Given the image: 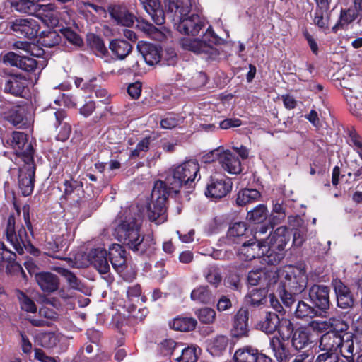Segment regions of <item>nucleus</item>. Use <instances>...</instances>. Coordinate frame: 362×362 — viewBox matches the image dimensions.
Wrapping results in <instances>:
<instances>
[{
	"mask_svg": "<svg viewBox=\"0 0 362 362\" xmlns=\"http://www.w3.org/2000/svg\"><path fill=\"white\" fill-rule=\"evenodd\" d=\"M199 171L198 162L189 160L171 168L164 181L155 182L151 202L146 206L150 221L160 224L167 220L168 199L176 196L182 187L192 188Z\"/></svg>",
	"mask_w": 362,
	"mask_h": 362,
	"instance_id": "f257e3e1",
	"label": "nucleus"
},
{
	"mask_svg": "<svg viewBox=\"0 0 362 362\" xmlns=\"http://www.w3.org/2000/svg\"><path fill=\"white\" fill-rule=\"evenodd\" d=\"M206 24H174L175 28L181 34L193 37L201 36L194 40L185 39L182 41L184 49L202 55L207 59H216L220 52L215 46L225 44L228 37L226 30L215 31L211 25L207 28Z\"/></svg>",
	"mask_w": 362,
	"mask_h": 362,
	"instance_id": "f03ea898",
	"label": "nucleus"
},
{
	"mask_svg": "<svg viewBox=\"0 0 362 362\" xmlns=\"http://www.w3.org/2000/svg\"><path fill=\"white\" fill-rule=\"evenodd\" d=\"M142 222L143 213L140 208L132 206L125 211L115 232L118 240L135 254L149 257L155 252L156 242L151 234L140 235Z\"/></svg>",
	"mask_w": 362,
	"mask_h": 362,
	"instance_id": "7ed1b4c3",
	"label": "nucleus"
},
{
	"mask_svg": "<svg viewBox=\"0 0 362 362\" xmlns=\"http://www.w3.org/2000/svg\"><path fill=\"white\" fill-rule=\"evenodd\" d=\"M14 207L16 213L11 214L6 221L5 229L6 239L19 255H23L24 250H25L33 256H38L40 251L33 245L31 241V239L34 238L35 235L33 226L30 220V206L29 204H25L22 207L25 226L29 233H28L25 228L23 225L17 230V219L20 217L21 209L20 207L16 204H14Z\"/></svg>",
	"mask_w": 362,
	"mask_h": 362,
	"instance_id": "20e7f679",
	"label": "nucleus"
},
{
	"mask_svg": "<svg viewBox=\"0 0 362 362\" xmlns=\"http://www.w3.org/2000/svg\"><path fill=\"white\" fill-rule=\"evenodd\" d=\"M146 11L151 16L152 20L157 23L162 20L171 23H184L188 21L189 23H204L199 15L192 13L190 0H168L163 11L160 0H140Z\"/></svg>",
	"mask_w": 362,
	"mask_h": 362,
	"instance_id": "39448f33",
	"label": "nucleus"
},
{
	"mask_svg": "<svg viewBox=\"0 0 362 362\" xmlns=\"http://www.w3.org/2000/svg\"><path fill=\"white\" fill-rule=\"evenodd\" d=\"M273 310L276 313H273V355L276 362H289L292 355L286 341L293 332V326L286 317L283 306L274 295Z\"/></svg>",
	"mask_w": 362,
	"mask_h": 362,
	"instance_id": "423d86ee",
	"label": "nucleus"
},
{
	"mask_svg": "<svg viewBox=\"0 0 362 362\" xmlns=\"http://www.w3.org/2000/svg\"><path fill=\"white\" fill-rule=\"evenodd\" d=\"M279 282V296L286 308H290L295 302L293 295L300 293L307 286V277L300 269L286 265L278 269L273 274V284Z\"/></svg>",
	"mask_w": 362,
	"mask_h": 362,
	"instance_id": "0eeeda50",
	"label": "nucleus"
},
{
	"mask_svg": "<svg viewBox=\"0 0 362 362\" xmlns=\"http://www.w3.org/2000/svg\"><path fill=\"white\" fill-rule=\"evenodd\" d=\"M53 28L39 32V24H11L10 30L15 33L17 37L33 39L39 36V42L46 47H52L62 42V34L59 30V24Z\"/></svg>",
	"mask_w": 362,
	"mask_h": 362,
	"instance_id": "6e6552de",
	"label": "nucleus"
},
{
	"mask_svg": "<svg viewBox=\"0 0 362 362\" xmlns=\"http://www.w3.org/2000/svg\"><path fill=\"white\" fill-rule=\"evenodd\" d=\"M272 240H262L257 241L256 237H250L245 240L238 251L241 259L245 261H251L256 258L261 259L262 264H272Z\"/></svg>",
	"mask_w": 362,
	"mask_h": 362,
	"instance_id": "1a4fd4ad",
	"label": "nucleus"
},
{
	"mask_svg": "<svg viewBox=\"0 0 362 362\" xmlns=\"http://www.w3.org/2000/svg\"><path fill=\"white\" fill-rule=\"evenodd\" d=\"M39 0H17V10L34 16L42 23H59L54 4H39Z\"/></svg>",
	"mask_w": 362,
	"mask_h": 362,
	"instance_id": "9d476101",
	"label": "nucleus"
},
{
	"mask_svg": "<svg viewBox=\"0 0 362 362\" xmlns=\"http://www.w3.org/2000/svg\"><path fill=\"white\" fill-rule=\"evenodd\" d=\"M5 147L11 148L23 162L34 160V149L30 143H28V135L22 132L13 131L7 134Z\"/></svg>",
	"mask_w": 362,
	"mask_h": 362,
	"instance_id": "9b49d317",
	"label": "nucleus"
},
{
	"mask_svg": "<svg viewBox=\"0 0 362 362\" xmlns=\"http://www.w3.org/2000/svg\"><path fill=\"white\" fill-rule=\"evenodd\" d=\"M216 159L222 168L230 174L237 175L242 172V165L238 156L229 150L216 149L206 156V162H211Z\"/></svg>",
	"mask_w": 362,
	"mask_h": 362,
	"instance_id": "f8f14e48",
	"label": "nucleus"
},
{
	"mask_svg": "<svg viewBox=\"0 0 362 362\" xmlns=\"http://www.w3.org/2000/svg\"><path fill=\"white\" fill-rule=\"evenodd\" d=\"M329 291L327 286L321 284H313L308 290L310 301L322 317L327 315L332 305Z\"/></svg>",
	"mask_w": 362,
	"mask_h": 362,
	"instance_id": "ddd939ff",
	"label": "nucleus"
},
{
	"mask_svg": "<svg viewBox=\"0 0 362 362\" xmlns=\"http://www.w3.org/2000/svg\"><path fill=\"white\" fill-rule=\"evenodd\" d=\"M0 85L5 93L24 98L28 90V80L21 74H6L1 79Z\"/></svg>",
	"mask_w": 362,
	"mask_h": 362,
	"instance_id": "4468645a",
	"label": "nucleus"
},
{
	"mask_svg": "<svg viewBox=\"0 0 362 362\" xmlns=\"http://www.w3.org/2000/svg\"><path fill=\"white\" fill-rule=\"evenodd\" d=\"M3 62L28 73H35L36 70L41 71L45 66L44 61L39 63L33 57L19 55L13 52H9L4 54Z\"/></svg>",
	"mask_w": 362,
	"mask_h": 362,
	"instance_id": "2eb2a0df",
	"label": "nucleus"
},
{
	"mask_svg": "<svg viewBox=\"0 0 362 362\" xmlns=\"http://www.w3.org/2000/svg\"><path fill=\"white\" fill-rule=\"evenodd\" d=\"M232 185V181L228 177L211 176L206 185L205 195L211 199H220L231 191Z\"/></svg>",
	"mask_w": 362,
	"mask_h": 362,
	"instance_id": "dca6fc26",
	"label": "nucleus"
},
{
	"mask_svg": "<svg viewBox=\"0 0 362 362\" xmlns=\"http://www.w3.org/2000/svg\"><path fill=\"white\" fill-rule=\"evenodd\" d=\"M24 163V167L21 170L18 176V187L22 195L28 197L34 189L36 168L34 160Z\"/></svg>",
	"mask_w": 362,
	"mask_h": 362,
	"instance_id": "f3484780",
	"label": "nucleus"
},
{
	"mask_svg": "<svg viewBox=\"0 0 362 362\" xmlns=\"http://www.w3.org/2000/svg\"><path fill=\"white\" fill-rule=\"evenodd\" d=\"M332 286L336 296L337 306L344 310L353 308L354 298L349 287L339 279H333Z\"/></svg>",
	"mask_w": 362,
	"mask_h": 362,
	"instance_id": "a211bd4d",
	"label": "nucleus"
},
{
	"mask_svg": "<svg viewBox=\"0 0 362 362\" xmlns=\"http://www.w3.org/2000/svg\"><path fill=\"white\" fill-rule=\"evenodd\" d=\"M107 11L116 23H148L144 19L139 21L124 3L110 4L107 6Z\"/></svg>",
	"mask_w": 362,
	"mask_h": 362,
	"instance_id": "6ab92c4d",
	"label": "nucleus"
},
{
	"mask_svg": "<svg viewBox=\"0 0 362 362\" xmlns=\"http://www.w3.org/2000/svg\"><path fill=\"white\" fill-rule=\"evenodd\" d=\"M291 233L286 226H280L273 232V248L276 247L277 252H273V265L280 262L284 258V249L289 241Z\"/></svg>",
	"mask_w": 362,
	"mask_h": 362,
	"instance_id": "aec40b11",
	"label": "nucleus"
},
{
	"mask_svg": "<svg viewBox=\"0 0 362 362\" xmlns=\"http://www.w3.org/2000/svg\"><path fill=\"white\" fill-rule=\"evenodd\" d=\"M109 259L113 269L120 275L127 269V251L119 244H112L109 247Z\"/></svg>",
	"mask_w": 362,
	"mask_h": 362,
	"instance_id": "412c9836",
	"label": "nucleus"
},
{
	"mask_svg": "<svg viewBox=\"0 0 362 362\" xmlns=\"http://www.w3.org/2000/svg\"><path fill=\"white\" fill-rule=\"evenodd\" d=\"M4 119L18 129L27 128L28 125L26 110L23 105H14L8 109L4 112Z\"/></svg>",
	"mask_w": 362,
	"mask_h": 362,
	"instance_id": "4be33fe9",
	"label": "nucleus"
},
{
	"mask_svg": "<svg viewBox=\"0 0 362 362\" xmlns=\"http://www.w3.org/2000/svg\"><path fill=\"white\" fill-rule=\"evenodd\" d=\"M250 237L255 238V235L245 222L234 223L227 232V238L232 243L242 244Z\"/></svg>",
	"mask_w": 362,
	"mask_h": 362,
	"instance_id": "5701e85b",
	"label": "nucleus"
},
{
	"mask_svg": "<svg viewBox=\"0 0 362 362\" xmlns=\"http://www.w3.org/2000/svg\"><path fill=\"white\" fill-rule=\"evenodd\" d=\"M136 28L156 41L163 42L171 37L170 29L164 24H136Z\"/></svg>",
	"mask_w": 362,
	"mask_h": 362,
	"instance_id": "b1692460",
	"label": "nucleus"
},
{
	"mask_svg": "<svg viewBox=\"0 0 362 362\" xmlns=\"http://www.w3.org/2000/svg\"><path fill=\"white\" fill-rule=\"evenodd\" d=\"M107 257L106 250L102 247L92 249L88 255L90 264L102 274H107L110 272V265Z\"/></svg>",
	"mask_w": 362,
	"mask_h": 362,
	"instance_id": "393cba45",
	"label": "nucleus"
},
{
	"mask_svg": "<svg viewBox=\"0 0 362 362\" xmlns=\"http://www.w3.org/2000/svg\"><path fill=\"white\" fill-rule=\"evenodd\" d=\"M35 281L40 289L47 293H51L59 287V277L49 272H40L35 274Z\"/></svg>",
	"mask_w": 362,
	"mask_h": 362,
	"instance_id": "a878e982",
	"label": "nucleus"
},
{
	"mask_svg": "<svg viewBox=\"0 0 362 362\" xmlns=\"http://www.w3.org/2000/svg\"><path fill=\"white\" fill-rule=\"evenodd\" d=\"M138 52L141 57L149 65H153L160 62V47L156 45L140 41L137 45Z\"/></svg>",
	"mask_w": 362,
	"mask_h": 362,
	"instance_id": "bb28decb",
	"label": "nucleus"
},
{
	"mask_svg": "<svg viewBox=\"0 0 362 362\" xmlns=\"http://www.w3.org/2000/svg\"><path fill=\"white\" fill-rule=\"evenodd\" d=\"M249 319V311L247 309L241 308L234 317L232 336L233 337H241L247 335V322Z\"/></svg>",
	"mask_w": 362,
	"mask_h": 362,
	"instance_id": "cd10ccee",
	"label": "nucleus"
},
{
	"mask_svg": "<svg viewBox=\"0 0 362 362\" xmlns=\"http://www.w3.org/2000/svg\"><path fill=\"white\" fill-rule=\"evenodd\" d=\"M247 282L251 286L269 287L272 284V271L267 268L252 270L248 273Z\"/></svg>",
	"mask_w": 362,
	"mask_h": 362,
	"instance_id": "c85d7f7f",
	"label": "nucleus"
},
{
	"mask_svg": "<svg viewBox=\"0 0 362 362\" xmlns=\"http://www.w3.org/2000/svg\"><path fill=\"white\" fill-rule=\"evenodd\" d=\"M342 337L333 334V332H326L320 337L319 340L318 348L320 351H327L338 354Z\"/></svg>",
	"mask_w": 362,
	"mask_h": 362,
	"instance_id": "c756f323",
	"label": "nucleus"
},
{
	"mask_svg": "<svg viewBox=\"0 0 362 362\" xmlns=\"http://www.w3.org/2000/svg\"><path fill=\"white\" fill-rule=\"evenodd\" d=\"M347 144L357 153L362 160V136L354 128L347 131ZM362 175V166L354 173V180H358Z\"/></svg>",
	"mask_w": 362,
	"mask_h": 362,
	"instance_id": "7c9ffc66",
	"label": "nucleus"
},
{
	"mask_svg": "<svg viewBox=\"0 0 362 362\" xmlns=\"http://www.w3.org/2000/svg\"><path fill=\"white\" fill-rule=\"evenodd\" d=\"M206 350L213 356L223 355L228 345V338L225 335H217L216 337L206 341Z\"/></svg>",
	"mask_w": 362,
	"mask_h": 362,
	"instance_id": "2f4dec72",
	"label": "nucleus"
},
{
	"mask_svg": "<svg viewBox=\"0 0 362 362\" xmlns=\"http://www.w3.org/2000/svg\"><path fill=\"white\" fill-rule=\"evenodd\" d=\"M16 253L8 250L3 243H0V262L8 263L15 272L20 273L24 278H25V272L23 269L21 265L16 262Z\"/></svg>",
	"mask_w": 362,
	"mask_h": 362,
	"instance_id": "473e14b6",
	"label": "nucleus"
},
{
	"mask_svg": "<svg viewBox=\"0 0 362 362\" xmlns=\"http://www.w3.org/2000/svg\"><path fill=\"white\" fill-rule=\"evenodd\" d=\"M294 316L297 319L305 321H309L315 317H322L313 306L303 300H299L297 303Z\"/></svg>",
	"mask_w": 362,
	"mask_h": 362,
	"instance_id": "72a5a7b5",
	"label": "nucleus"
},
{
	"mask_svg": "<svg viewBox=\"0 0 362 362\" xmlns=\"http://www.w3.org/2000/svg\"><path fill=\"white\" fill-rule=\"evenodd\" d=\"M355 354L353 334H345V336L342 337L340 349L338 351V356H339L340 354L345 358V362H354Z\"/></svg>",
	"mask_w": 362,
	"mask_h": 362,
	"instance_id": "f704fd0d",
	"label": "nucleus"
},
{
	"mask_svg": "<svg viewBox=\"0 0 362 362\" xmlns=\"http://www.w3.org/2000/svg\"><path fill=\"white\" fill-rule=\"evenodd\" d=\"M110 49L119 59H124L132 51L131 44L124 40H113L110 42Z\"/></svg>",
	"mask_w": 362,
	"mask_h": 362,
	"instance_id": "c9c22d12",
	"label": "nucleus"
},
{
	"mask_svg": "<svg viewBox=\"0 0 362 362\" xmlns=\"http://www.w3.org/2000/svg\"><path fill=\"white\" fill-rule=\"evenodd\" d=\"M260 196V192L257 189L245 188L240 190L237 194L236 204L240 206H243L257 201Z\"/></svg>",
	"mask_w": 362,
	"mask_h": 362,
	"instance_id": "e433bc0d",
	"label": "nucleus"
},
{
	"mask_svg": "<svg viewBox=\"0 0 362 362\" xmlns=\"http://www.w3.org/2000/svg\"><path fill=\"white\" fill-rule=\"evenodd\" d=\"M268 288L266 286L260 287L258 288H253L250 292L249 298H250V303L254 306H259L265 304L267 298L269 299L270 304L272 305V293L268 294Z\"/></svg>",
	"mask_w": 362,
	"mask_h": 362,
	"instance_id": "4c0bfd02",
	"label": "nucleus"
},
{
	"mask_svg": "<svg viewBox=\"0 0 362 362\" xmlns=\"http://www.w3.org/2000/svg\"><path fill=\"white\" fill-rule=\"evenodd\" d=\"M310 332L306 329H298L293 335L292 344L296 350H300L311 343Z\"/></svg>",
	"mask_w": 362,
	"mask_h": 362,
	"instance_id": "58836bf2",
	"label": "nucleus"
},
{
	"mask_svg": "<svg viewBox=\"0 0 362 362\" xmlns=\"http://www.w3.org/2000/svg\"><path fill=\"white\" fill-rule=\"evenodd\" d=\"M197 325V321L192 317H180L175 318L170 326L172 329L181 332L193 330Z\"/></svg>",
	"mask_w": 362,
	"mask_h": 362,
	"instance_id": "ea45409f",
	"label": "nucleus"
},
{
	"mask_svg": "<svg viewBox=\"0 0 362 362\" xmlns=\"http://www.w3.org/2000/svg\"><path fill=\"white\" fill-rule=\"evenodd\" d=\"M53 269L66 279L71 288L75 290L81 289V281L73 272L62 267H54Z\"/></svg>",
	"mask_w": 362,
	"mask_h": 362,
	"instance_id": "a19ab883",
	"label": "nucleus"
},
{
	"mask_svg": "<svg viewBox=\"0 0 362 362\" xmlns=\"http://www.w3.org/2000/svg\"><path fill=\"white\" fill-rule=\"evenodd\" d=\"M357 20V23L362 21V12L354 5V7L348 9H341L339 20L337 23H353Z\"/></svg>",
	"mask_w": 362,
	"mask_h": 362,
	"instance_id": "79ce46f5",
	"label": "nucleus"
},
{
	"mask_svg": "<svg viewBox=\"0 0 362 362\" xmlns=\"http://www.w3.org/2000/svg\"><path fill=\"white\" fill-rule=\"evenodd\" d=\"M177 351L181 352V355L175 358L177 362H196L201 349L197 346H190L182 349L179 348Z\"/></svg>",
	"mask_w": 362,
	"mask_h": 362,
	"instance_id": "37998d69",
	"label": "nucleus"
},
{
	"mask_svg": "<svg viewBox=\"0 0 362 362\" xmlns=\"http://www.w3.org/2000/svg\"><path fill=\"white\" fill-rule=\"evenodd\" d=\"M329 330L327 332H333L336 335L344 337L345 334H351L347 332L349 329L348 324L341 319L330 317L329 319Z\"/></svg>",
	"mask_w": 362,
	"mask_h": 362,
	"instance_id": "c03bdc74",
	"label": "nucleus"
},
{
	"mask_svg": "<svg viewBox=\"0 0 362 362\" xmlns=\"http://www.w3.org/2000/svg\"><path fill=\"white\" fill-rule=\"evenodd\" d=\"M180 347V345H178L174 340L171 339H165L158 344V351L162 356H175Z\"/></svg>",
	"mask_w": 362,
	"mask_h": 362,
	"instance_id": "a18cd8bd",
	"label": "nucleus"
},
{
	"mask_svg": "<svg viewBox=\"0 0 362 362\" xmlns=\"http://www.w3.org/2000/svg\"><path fill=\"white\" fill-rule=\"evenodd\" d=\"M155 140L154 137L146 136L143 138L136 146V148L131 151L129 157L132 159L144 158V153L149 150L151 143Z\"/></svg>",
	"mask_w": 362,
	"mask_h": 362,
	"instance_id": "49530a36",
	"label": "nucleus"
},
{
	"mask_svg": "<svg viewBox=\"0 0 362 362\" xmlns=\"http://www.w3.org/2000/svg\"><path fill=\"white\" fill-rule=\"evenodd\" d=\"M267 207L266 205L260 204L247 212V218L255 223H259L267 218Z\"/></svg>",
	"mask_w": 362,
	"mask_h": 362,
	"instance_id": "de8ad7c7",
	"label": "nucleus"
},
{
	"mask_svg": "<svg viewBox=\"0 0 362 362\" xmlns=\"http://www.w3.org/2000/svg\"><path fill=\"white\" fill-rule=\"evenodd\" d=\"M206 281L214 287H218L222 281L221 269L216 265H209L204 271Z\"/></svg>",
	"mask_w": 362,
	"mask_h": 362,
	"instance_id": "09e8293b",
	"label": "nucleus"
},
{
	"mask_svg": "<svg viewBox=\"0 0 362 362\" xmlns=\"http://www.w3.org/2000/svg\"><path fill=\"white\" fill-rule=\"evenodd\" d=\"M211 293L207 286H199L191 293V298L194 301L207 304L211 300Z\"/></svg>",
	"mask_w": 362,
	"mask_h": 362,
	"instance_id": "8fccbe9b",
	"label": "nucleus"
},
{
	"mask_svg": "<svg viewBox=\"0 0 362 362\" xmlns=\"http://www.w3.org/2000/svg\"><path fill=\"white\" fill-rule=\"evenodd\" d=\"M69 246L68 240L62 237H57L53 242H48L46 245L49 252H62V254L67 251Z\"/></svg>",
	"mask_w": 362,
	"mask_h": 362,
	"instance_id": "3c124183",
	"label": "nucleus"
},
{
	"mask_svg": "<svg viewBox=\"0 0 362 362\" xmlns=\"http://www.w3.org/2000/svg\"><path fill=\"white\" fill-rule=\"evenodd\" d=\"M64 193L66 196H69L73 193H77L79 196L80 192H83V182L78 180L71 178L69 180L64 181Z\"/></svg>",
	"mask_w": 362,
	"mask_h": 362,
	"instance_id": "603ef678",
	"label": "nucleus"
},
{
	"mask_svg": "<svg viewBox=\"0 0 362 362\" xmlns=\"http://www.w3.org/2000/svg\"><path fill=\"white\" fill-rule=\"evenodd\" d=\"M39 339L41 346L46 349H52L56 346L59 341L58 335L52 332L42 333Z\"/></svg>",
	"mask_w": 362,
	"mask_h": 362,
	"instance_id": "864d4df0",
	"label": "nucleus"
},
{
	"mask_svg": "<svg viewBox=\"0 0 362 362\" xmlns=\"http://www.w3.org/2000/svg\"><path fill=\"white\" fill-rule=\"evenodd\" d=\"M197 316L202 323H212L216 317V312L214 309L205 307L196 312Z\"/></svg>",
	"mask_w": 362,
	"mask_h": 362,
	"instance_id": "5fc2aeb1",
	"label": "nucleus"
},
{
	"mask_svg": "<svg viewBox=\"0 0 362 362\" xmlns=\"http://www.w3.org/2000/svg\"><path fill=\"white\" fill-rule=\"evenodd\" d=\"M88 41L90 46L102 55H105L108 52L103 40L100 37L94 34H90L88 35Z\"/></svg>",
	"mask_w": 362,
	"mask_h": 362,
	"instance_id": "6e6d98bb",
	"label": "nucleus"
},
{
	"mask_svg": "<svg viewBox=\"0 0 362 362\" xmlns=\"http://www.w3.org/2000/svg\"><path fill=\"white\" fill-rule=\"evenodd\" d=\"M59 30L62 34V37H63L64 39H66L73 45L80 46L83 44V40L81 39V37L71 29L61 28L60 27H59Z\"/></svg>",
	"mask_w": 362,
	"mask_h": 362,
	"instance_id": "4d7b16f0",
	"label": "nucleus"
},
{
	"mask_svg": "<svg viewBox=\"0 0 362 362\" xmlns=\"http://www.w3.org/2000/svg\"><path fill=\"white\" fill-rule=\"evenodd\" d=\"M255 349L246 347L243 349H238L234 354V359L236 362H252L250 361L252 354H254Z\"/></svg>",
	"mask_w": 362,
	"mask_h": 362,
	"instance_id": "13d9d810",
	"label": "nucleus"
},
{
	"mask_svg": "<svg viewBox=\"0 0 362 362\" xmlns=\"http://www.w3.org/2000/svg\"><path fill=\"white\" fill-rule=\"evenodd\" d=\"M339 360L340 358L337 354L319 350L314 362H339Z\"/></svg>",
	"mask_w": 362,
	"mask_h": 362,
	"instance_id": "bf43d9fd",
	"label": "nucleus"
},
{
	"mask_svg": "<svg viewBox=\"0 0 362 362\" xmlns=\"http://www.w3.org/2000/svg\"><path fill=\"white\" fill-rule=\"evenodd\" d=\"M21 308L22 310L28 312L34 313L37 311V306L35 302L29 298L26 294L21 293V297L20 298Z\"/></svg>",
	"mask_w": 362,
	"mask_h": 362,
	"instance_id": "052dcab7",
	"label": "nucleus"
},
{
	"mask_svg": "<svg viewBox=\"0 0 362 362\" xmlns=\"http://www.w3.org/2000/svg\"><path fill=\"white\" fill-rule=\"evenodd\" d=\"M48 111L53 112V115L54 116L55 121L53 123V125L55 128H58L60 125L63 124H66L67 122L66 119H67V112L64 109H57L50 108Z\"/></svg>",
	"mask_w": 362,
	"mask_h": 362,
	"instance_id": "680f3d73",
	"label": "nucleus"
},
{
	"mask_svg": "<svg viewBox=\"0 0 362 362\" xmlns=\"http://www.w3.org/2000/svg\"><path fill=\"white\" fill-rule=\"evenodd\" d=\"M177 56L175 51L172 49H167L165 54H161L160 62L163 64L174 66L177 63Z\"/></svg>",
	"mask_w": 362,
	"mask_h": 362,
	"instance_id": "e2e57ef3",
	"label": "nucleus"
},
{
	"mask_svg": "<svg viewBox=\"0 0 362 362\" xmlns=\"http://www.w3.org/2000/svg\"><path fill=\"white\" fill-rule=\"evenodd\" d=\"M179 124V119L173 113H168L161 119L160 126L163 129H173Z\"/></svg>",
	"mask_w": 362,
	"mask_h": 362,
	"instance_id": "0e129e2a",
	"label": "nucleus"
},
{
	"mask_svg": "<svg viewBox=\"0 0 362 362\" xmlns=\"http://www.w3.org/2000/svg\"><path fill=\"white\" fill-rule=\"evenodd\" d=\"M303 35L306 40L312 52L317 55L318 54V45L315 36L310 34L306 28H303Z\"/></svg>",
	"mask_w": 362,
	"mask_h": 362,
	"instance_id": "69168bd1",
	"label": "nucleus"
},
{
	"mask_svg": "<svg viewBox=\"0 0 362 362\" xmlns=\"http://www.w3.org/2000/svg\"><path fill=\"white\" fill-rule=\"evenodd\" d=\"M286 214L281 204H276L273 206V228L274 225L284 220Z\"/></svg>",
	"mask_w": 362,
	"mask_h": 362,
	"instance_id": "338daca9",
	"label": "nucleus"
},
{
	"mask_svg": "<svg viewBox=\"0 0 362 362\" xmlns=\"http://www.w3.org/2000/svg\"><path fill=\"white\" fill-rule=\"evenodd\" d=\"M35 359L40 362H61L59 357H52L47 356L41 349H35Z\"/></svg>",
	"mask_w": 362,
	"mask_h": 362,
	"instance_id": "774afa93",
	"label": "nucleus"
}]
</instances>
